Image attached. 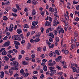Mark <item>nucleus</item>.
Returning a JSON list of instances; mask_svg holds the SVG:
<instances>
[{"label": "nucleus", "mask_w": 79, "mask_h": 79, "mask_svg": "<svg viewBox=\"0 0 79 79\" xmlns=\"http://www.w3.org/2000/svg\"><path fill=\"white\" fill-rule=\"evenodd\" d=\"M10 64L11 66H14V67H19V63L16 60L11 62L10 63Z\"/></svg>", "instance_id": "f257e3e1"}, {"label": "nucleus", "mask_w": 79, "mask_h": 79, "mask_svg": "<svg viewBox=\"0 0 79 79\" xmlns=\"http://www.w3.org/2000/svg\"><path fill=\"white\" fill-rule=\"evenodd\" d=\"M57 31H58L60 35H61V33H62V34L64 33V30H63V28L61 27V26H58L57 28Z\"/></svg>", "instance_id": "f03ea898"}, {"label": "nucleus", "mask_w": 79, "mask_h": 79, "mask_svg": "<svg viewBox=\"0 0 79 79\" xmlns=\"http://www.w3.org/2000/svg\"><path fill=\"white\" fill-rule=\"evenodd\" d=\"M10 44V41H7L2 45V47H5L7 46H9Z\"/></svg>", "instance_id": "7ed1b4c3"}, {"label": "nucleus", "mask_w": 79, "mask_h": 79, "mask_svg": "<svg viewBox=\"0 0 79 79\" xmlns=\"http://www.w3.org/2000/svg\"><path fill=\"white\" fill-rule=\"evenodd\" d=\"M49 55L51 57L53 56L54 57H56V54L55 52H53H53L51 51H50V53H49Z\"/></svg>", "instance_id": "20e7f679"}, {"label": "nucleus", "mask_w": 79, "mask_h": 79, "mask_svg": "<svg viewBox=\"0 0 79 79\" xmlns=\"http://www.w3.org/2000/svg\"><path fill=\"white\" fill-rule=\"evenodd\" d=\"M50 25H51V22L48 21L46 22L44 24L45 26H50Z\"/></svg>", "instance_id": "39448f33"}, {"label": "nucleus", "mask_w": 79, "mask_h": 79, "mask_svg": "<svg viewBox=\"0 0 79 79\" xmlns=\"http://www.w3.org/2000/svg\"><path fill=\"white\" fill-rule=\"evenodd\" d=\"M62 58V56H59L56 59V61L57 62H59V61H60L61 60V58Z\"/></svg>", "instance_id": "423d86ee"}, {"label": "nucleus", "mask_w": 79, "mask_h": 79, "mask_svg": "<svg viewBox=\"0 0 79 79\" xmlns=\"http://www.w3.org/2000/svg\"><path fill=\"white\" fill-rule=\"evenodd\" d=\"M49 11H51L52 14H53L54 12V9L52 8V7H50Z\"/></svg>", "instance_id": "0eeeda50"}, {"label": "nucleus", "mask_w": 79, "mask_h": 79, "mask_svg": "<svg viewBox=\"0 0 79 79\" xmlns=\"http://www.w3.org/2000/svg\"><path fill=\"white\" fill-rule=\"evenodd\" d=\"M17 32L18 34H21L22 33V30L21 29H18L17 30Z\"/></svg>", "instance_id": "6e6552de"}, {"label": "nucleus", "mask_w": 79, "mask_h": 79, "mask_svg": "<svg viewBox=\"0 0 79 79\" xmlns=\"http://www.w3.org/2000/svg\"><path fill=\"white\" fill-rule=\"evenodd\" d=\"M37 24H38V22L37 21L34 22H32V24L33 26H36Z\"/></svg>", "instance_id": "1a4fd4ad"}, {"label": "nucleus", "mask_w": 79, "mask_h": 79, "mask_svg": "<svg viewBox=\"0 0 79 79\" xmlns=\"http://www.w3.org/2000/svg\"><path fill=\"white\" fill-rule=\"evenodd\" d=\"M32 14L33 15H36V10H35V9H33L32 11Z\"/></svg>", "instance_id": "9d476101"}, {"label": "nucleus", "mask_w": 79, "mask_h": 79, "mask_svg": "<svg viewBox=\"0 0 79 79\" xmlns=\"http://www.w3.org/2000/svg\"><path fill=\"white\" fill-rule=\"evenodd\" d=\"M4 77V72H2L0 73V77L3 78Z\"/></svg>", "instance_id": "9b49d317"}, {"label": "nucleus", "mask_w": 79, "mask_h": 79, "mask_svg": "<svg viewBox=\"0 0 79 79\" xmlns=\"http://www.w3.org/2000/svg\"><path fill=\"white\" fill-rule=\"evenodd\" d=\"M23 76L25 77H27V76H29V73H26L23 74Z\"/></svg>", "instance_id": "f8f14e48"}, {"label": "nucleus", "mask_w": 79, "mask_h": 79, "mask_svg": "<svg viewBox=\"0 0 79 79\" xmlns=\"http://www.w3.org/2000/svg\"><path fill=\"white\" fill-rule=\"evenodd\" d=\"M14 44L15 45H20V43H19L17 41H15Z\"/></svg>", "instance_id": "ddd939ff"}, {"label": "nucleus", "mask_w": 79, "mask_h": 79, "mask_svg": "<svg viewBox=\"0 0 79 79\" xmlns=\"http://www.w3.org/2000/svg\"><path fill=\"white\" fill-rule=\"evenodd\" d=\"M32 3L33 5H37L38 3V2L37 1L35 2V0H32Z\"/></svg>", "instance_id": "4468645a"}, {"label": "nucleus", "mask_w": 79, "mask_h": 79, "mask_svg": "<svg viewBox=\"0 0 79 79\" xmlns=\"http://www.w3.org/2000/svg\"><path fill=\"white\" fill-rule=\"evenodd\" d=\"M18 36H17L16 35H14V40H17V39H18Z\"/></svg>", "instance_id": "2eb2a0df"}, {"label": "nucleus", "mask_w": 79, "mask_h": 79, "mask_svg": "<svg viewBox=\"0 0 79 79\" xmlns=\"http://www.w3.org/2000/svg\"><path fill=\"white\" fill-rule=\"evenodd\" d=\"M55 47V45L53 44H52L51 43V45H49V47L50 48H53Z\"/></svg>", "instance_id": "dca6fc26"}, {"label": "nucleus", "mask_w": 79, "mask_h": 79, "mask_svg": "<svg viewBox=\"0 0 79 79\" xmlns=\"http://www.w3.org/2000/svg\"><path fill=\"white\" fill-rule=\"evenodd\" d=\"M47 65H45L43 67V70L44 71H47Z\"/></svg>", "instance_id": "f3484780"}, {"label": "nucleus", "mask_w": 79, "mask_h": 79, "mask_svg": "<svg viewBox=\"0 0 79 79\" xmlns=\"http://www.w3.org/2000/svg\"><path fill=\"white\" fill-rule=\"evenodd\" d=\"M23 27L24 28H26V29H28L29 28V26L27 24H25L23 25Z\"/></svg>", "instance_id": "a211bd4d"}, {"label": "nucleus", "mask_w": 79, "mask_h": 79, "mask_svg": "<svg viewBox=\"0 0 79 79\" xmlns=\"http://www.w3.org/2000/svg\"><path fill=\"white\" fill-rule=\"evenodd\" d=\"M2 53L3 55H5L7 54V52H6V51L4 50L2 52Z\"/></svg>", "instance_id": "6ab92c4d"}, {"label": "nucleus", "mask_w": 79, "mask_h": 79, "mask_svg": "<svg viewBox=\"0 0 79 79\" xmlns=\"http://www.w3.org/2000/svg\"><path fill=\"white\" fill-rule=\"evenodd\" d=\"M64 53L65 55H68L69 53V51L66 49L64 50Z\"/></svg>", "instance_id": "aec40b11"}, {"label": "nucleus", "mask_w": 79, "mask_h": 79, "mask_svg": "<svg viewBox=\"0 0 79 79\" xmlns=\"http://www.w3.org/2000/svg\"><path fill=\"white\" fill-rule=\"evenodd\" d=\"M45 12L43 11L42 12H40V14L41 15V16H44L45 15Z\"/></svg>", "instance_id": "412c9836"}, {"label": "nucleus", "mask_w": 79, "mask_h": 79, "mask_svg": "<svg viewBox=\"0 0 79 79\" xmlns=\"http://www.w3.org/2000/svg\"><path fill=\"white\" fill-rule=\"evenodd\" d=\"M39 41H40V39L39 38L36 39L35 40H34V42L35 43L36 42H39Z\"/></svg>", "instance_id": "4be33fe9"}, {"label": "nucleus", "mask_w": 79, "mask_h": 79, "mask_svg": "<svg viewBox=\"0 0 79 79\" xmlns=\"http://www.w3.org/2000/svg\"><path fill=\"white\" fill-rule=\"evenodd\" d=\"M9 73H10V76L12 75L13 74V70L11 69H10L9 70Z\"/></svg>", "instance_id": "5701e85b"}, {"label": "nucleus", "mask_w": 79, "mask_h": 79, "mask_svg": "<svg viewBox=\"0 0 79 79\" xmlns=\"http://www.w3.org/2000/svg\"><path fill=\"white\" fill-rule=\"evenodd\" d=\"M53 25L54 26H57V22L55 21H54Z\"/></svg>", "instance_id": "b1692460"}, {"label": "nucleus", "mask_w": 79, "mask_h": 79, "mask_svg": "<svg viewBox=\"0 0 79 79\" xmlns=\"http://www.w3.org/2000/svg\"><path fill=\"white\" fill-rule=\"evenodd\" d=\"M22 63H23V64H24V65H26L27 64H28V63H27V62H26L25 61H22Z\"/></svg>", "instance_id": "393cba45"}, {"label": "nucleus", "mask_w": 79, "mask_h": 79, "mask_svg": "<svg viewBox=\"0 0 79 79\" xmlns=\"http://www.w3.org/2000/svg\"><path fill=\"white\" fill-rule=\"evenodd\" d=\"M37 50L38 51V52H42V49H41V48L39 47L37 48Z\"/></svg>", "instance_id": "a878e982"}, {"label": "nucleus", "mask_w": 79, "mask_h": 79, "mask_svg": "<svg viewBox=\"0 0 79 79\" xmlns=\"http://www.w3.org/2000/svg\"><path fill=\"white\" fill-rule=\"evenodd\" d=\"M50 73H52V74H55V73H56V70H51L50 71Z\"/></svg>", "instance_id": "bb28decb"}, {"label": "nucleus", "mask_w": 79, "mask_h": 79, "mask_svg": "<svg viewBox=\"0 0 79 79\" xmlns=\"http://www.w3.org/2000/svg\"><path fill=\"white\" fill-rule=\"evenodd\" d=\"M9 28L10 29H13V28H14V26H13V24H11L10 25V26Z\"/></svg>", "instance_id": "cd10ccee"}, {"label": "nucleus", "mask_w": 79, "mask_h": 79, "mask_svg": "<svg viewBox=\"0 0 79 79\" xmlns=\"http://www.w3.org/2000/svg\"><path fill=\"white\" fill-rule=\"evenodd\" d=\"M12 11L14 12V13H16L17 12V9L15 8H13L12 9Z\"/></svg>", "instance_id": "c85d7f7f"}, {"label": "nucleus", "mask_w": 79, "mask_h": 79, "mask_svg": "<svg viewBox=\"0 0 79 79\" xmlns=\"http://www.w3.org/2000/svg\"><path fill=\"white\" fill-rule=\"evenodd\" d=\"M65 27H66L67 28H68V27H69V25H68V22H65Z\"/></svg>", "instance_id": "c756f323"}, {"label": "nucleus", "mask_w": 79, "mask_h": 79, "mask_svg": "<svg viewBox=\"0 0 79 79\" xmlns=\"http://www.w3.org/2000/svg\"><path fill=\"white\" fill-rule=\"evenodd\" d=\"M4 60L6 61H8V60H9V58L6 56H5L4 57Z\"/></svg>", "instance_id": "7c9ffc66"}, {"label": "nucleus", "mask_w": 79, "mask_h": 79, "mask_svg": "<svg viewBox=\"0 0 79 79\" xmlns=\"http://www.w3.org/2000/svg\"><path fill=\"white\" fill-rule=\"evenodd\" d=\"M56 67L57 69H58V70H61V68L59 66L56 65Z\"/></svg>", "instance_id": "2f4dec72"}, {"label": "nucleus", "mask_w": 79, "mask_h": 79, "mask_svg": "<svg viewBox=\"0 0 79 79\" xmlns=\"http://www.w3.org/2000/svg\"><path fill=\"white\" fill-rule=\"evenodd\" d=\"M13 50H10L8 51L7 53H9V54H11V53H13Z\"/></svg>", "instance_id": "473e14b6"}, {"label": "nucleus", "mask_w": 79, "mask_h": 79, "mask_svg": "<svg viewBox=\"0 0 79 79\" xmlns=\"http://www.w3.org/2000/svg\"><path fill=\"white\" fill-rule=\"evenodd\" d=\"M54 35H57L58 34V32L56 30H54Z\"/></svg>", "instance_id": "72a5a7b5"}, {"label": "nucleus", "mask_w": 79, "mask_h": 79, "mask_svg": "<svg viewBox=\"0 0 79 79\" xmlns=\"http://www.w3.org/2000/svg\"><path fill=\"white\" fill-rule=\"evenodd\" d=\"M55 40H56V42H59L60 41V39L58 37H56V38L55 39Z\"/></svg>", "instance_id": "f704fd0d"}, {"label": "nucleus", "mask_w": 79, "mask_h": 79, "mask_svg": "<svg viewBox=\"0 0 79 79\" xmlns=\"http://www.w3.org/2000/svg\"><path fill=\"white\" fill-rule=\"evenodd\" d=\"M20 73H21V74H24V70H23V69H22L20 71Z\"/></svg>", "instance_id": "c9c22d12"}, {"label": "nucleus", "mask_w": 79, "mask_h": 79, "mask_svg": "<svg viewBox=\"0 0 79 79\" xmlns=\"http://www.w3.org/2000/svg\"><path fill=\"white\" fill-rule=\"evenodd\" d=\"M3 20H8V17L6 16H4L3 17Z\"/></svg>", "instance_id": "e433bc0d"}, {"label": "nucleus", "mask_w": 79, "mask_h": 79, "mask_svg": "<svg viewBox=\"0 0 79 79\" xmlns=\"http://www.w3.org/2000/svg\"><path fill=\"white\" fill-rule=\"evenodd\" d=\"M49 41L50 42H51V43H52V42H53V39L52 38V37H50V38L49 39Z\"/></svg>", "instance_id": "4c0bfd02"}, {"label": "nucleus", "mask_w": 79, "mask_h": 79, "mask_svg": "<svg viewBox=\"0 0 79 79\" xmlns=\"http://www.w3.org/2000/svg\"><path fill=\"white\" fill-rule=\"evenodd\" d=\"M49 30V31H53V28H52V27H50V28H48Z\"/></svg>", "instance_id": "58836bf2"}, {"label": "nucleus", "mask_w": 79, "mask_h": 79, "mask_svg": "<svg viewBox=\"0 0 79 79\" xmlns=\"http://www.w3.org/2000/svg\"><path fill=\"white\" fill-rule=\"evenodd\" d=\"M73 71V72H76L77 70H76V68L75 67H73L72 68Z\"/></svg>", "instance_id": "ea45409f"}, {"label": "nucleus", "mask_w": 79, "mask_h": 79, "mask_svg": "<svg viewBox=\"0 0 79 79\" xmlns=\"http://www.w3.org/2000/svg\"><path fill=\"white\" fill-rule=\"evenodd\" d=\"M55 52L56 53V54H57V55H60V53H59V52L58 51L56 50Z\"/></svg>", "instance_id": "a19ab883"}, {"label": "nucleus", "mask_w": 79, "mask_h": 79, "mask_svg": "<svg viewBox=\"0 0 79 79\" xmlns=\"http://www.w3.org/2000/svg\"><path fill=\"white\" fill-rule=\"evenodd\" d=\"M23 77L21 76V77H16V79H23Z\"/></svg>", "instance_id": "79ce46f5"}, {"label": "nucleus", "mask_w": 79, "mask_h": 79, "mask_svg": "<svg viewBox=\"0 0 79 79\" xmlns=\"http://www.w3.org/2000/svg\"><path fill=\"white\" fill-rule=\"evenodd\" d=\"M23 55H24V53H25V52L24 50H22L20 52Z\"/></svg>", "instance_id": "37998d69"}, {"label": "nucleus", "mask_w": 79, "mask_h": 79, "mask_svg": "<svg viewBox=\"0 0 79 79\" xmlns=\"http://www.w3.org/2000/svg\"><path fill=\"white\" fill-rule=\"evenodd\" d=\"M73 40H74V44H76V42L77 41V39H76V37H75L74 38Z\"/></svg>", "instance_id": "c03bdc74"}, {"label": "nucleus", "mask_w": 79, "mask_h": 79, "mask_svg": "<svg viewBox=\"0 0 79 79\" xmlns=\"http://www.w3.org/2000/svg\"><path fill=\"white\" fill-rule=\"evenodd\" d=\"M7 56L9 58H12V56H11V55L10 54H8L7 55Z\"/></svg>", "instance_id": "a18cd8bd"}, {"label": "nucleus", "mask_w": 79, "mask_h": 79, "mask_svg": "<svg viewBox=\"0 0 79 79\" xmlns=\"http://www.w3.org/2000/svg\"><path fill=\"white\" fill-rule=\"evenodd\" d=\"M10 3H11V2L8 1H7L6 2H5V4L6 5H9V4H10Z\"/></svg>", "instance_id": "49530a36"}, {"label": "nucleus", "mask_w": 79, "mask_h": 79, "mask_svg": "<svg viewBox=\"0 0 79 79\" xmlns=\"http://www.w3.org/2000/svg\"><path fill=\"white\" fill-rule=\"evenodd\" d=\"M55 68V67H49V69H50V70H52V69H53Z\"/></svg>", "instance_id": "de8ad7c7"}, {"label": "nucleus", "mask_w": 79, "mask_h": 79, "mask_svg": "<svg viewBox=\"0 0 79 79\" xmlns=\"http://www.w3.org/2000/svg\"><path fill=\"white\" fill-rule=\"evenodd\" d=\"M18 76H19V75L18 73H16L14 75V77H18Z\"/></svg>", "instance_id": "09e8293b"}, {"label": "nucleus", "mask_w": 79, "mask_h": 79, "mask_svg": "<svg viewBox=\"0 0 79 79\" xmlns=\"http://www.w3.org/2000/svg\"><path fill=\"white\" fill-rule=\"evenodd\" d=\"M8 37L6 36L5 37H4L3 40H7V39H8Z\"/></svg>", "instance_id": "8fccbe9b"}, {"label": "nucleus", "mask_w": 79, "mask_h": 79, "mask_svg": "<svg viewBox=\"0 0 79 79\" xmlns=\"http://www.w3.org/2000/svg\"><path fill=\"white\" fill-rule=\"evenodd\" d=\"M40 30L42 33H43V32H44V28L41 27L40 28Z\"/></svg>", "instance_id": "3c124183"}, {"label": "nucleus", "mask_w": 79, "mask_h": 79, "mask_svg": "<svg viewBox=\"0 0 79 79\" xmlns=\"http://www.w3.org/2000/svg\"><path fill=\"white\" fill-rule=\"evenodd\" d=\"M35 37H38L39 38L40 37V34L39 33H38L35 36Z\"/></svg>", "instance_id": "603ef678"}, {"label": "nucleus", "mask_w": 79, "mask_h": 79, "mask_svg": "<svg viewBox=\"0 0 79 79\" xmlns=\"http://www.w3.org/2000/svg\"><path fill=\"white\" fill-rule=\"evenodd\" d=\"M21 38L19 37V36H18L17 40H18V41H21Z\"/></svg>", "instance_id": "864d4df0"}, {"label": "nucleus", "mask_w": 79, "mask_h": 79, "mask_svg": "<svg viewBox=\"0 0 79 79\" xmlns=\"http://www.w3.org/2000/svg\"><path fill=\"white\" fill-rule=\"evenodd\" d=\"M76 8L77 10H79V5H78L77 6H76Z\"/></svg>", "instance_id": "5fc2aeb1"}, {"label": "nucleus", "mask_w": 79, "mask_h": 79, "mask_svg": "<svg viewBox=\"0 0 79 79\" xmlns=\"http://www.w3.org/2000/svg\"><path fill=\"white\" fill-rule=\"evenodd\" d=\"M8 68V65L4 67V69H7Z\"/></svg>", "instance_id": "6e6d98bb"}, {"label": "nucleus", "mask_w": 79, "mask_h": 79, "mask_svg": "<svg viewBox=\"0 0 79 79\" xmlns=\"http://www.w3.org/2000/svg\"><path fill=\"white\" fill-rule=\"evenodd\" d=\"M40 77L41 79H44V75L43 74H42L41 76H40Z\"/></svg>", "instance_id": "4d7b16f0"}, {"label": "nucleus", "mask_w": 79, "mask_h": 79, "mask_svg": "<svg viewBox=\"0 0 79 79\" xmlns=\"http://www.w3.org/2000/svg\"><path fill=\"white\" fill-rule=\"evenodd\" d=\"M48 19L51 22L52 21V19L50 17H48Z\"/></svg>", "instance_id": "13d9d810"}, {"label": "nucleus", "mask_w": 79, "mask_h": 79, "mask_svg": "<svg viewBox=\"0 0 79 79\" xmlns=\"http://www.w3.org/2000/svg\"><path fill=\"white\" fill-rule=\"evenodd\" d=\"M48 65L49 66H53L54 64H53V63H49L48 64Z\"/></svg>", "instance_id": "bf43d9fd"}, {"label": "nucleus", "mask_w": 79, "mask_h": 79, "mask_svg": "<svg viewBox=\"0 0 79 79\" xmlns=\"http://www.w3.org/2000/svg\"><path fill=\"white\" fill-rule=\"evenodd\" d=\"M21 58H22V55H19V60H21Z\"/></svg>", "instance_id": "052dcab7"}, {"label": "nucleus", "mask_w": 79, "mask_h": 79, "mask_svg": "<svg viewBox=\"0 0 79 79\" xmlns=\"http://www.w3.org/2000/svg\"><path fill=\"white\" fill-rule=\"evenodd\" d=\"M47 60L45 59H43L42 60V62H44V63H46V62H47Z\"/></svg>", "instance_id": "680f3d73"}, {"label": "nucleus", "mask_w": 79, "mask_h": 79, "mask_svg": "<svg viewBox=\"0 0 79 79\" xmlns=\"http://www.w3.org/2000/svg\"><path fill=\"white\" fill-rule=\"evenodd\" d=\"M71 48H70L71 50H72V49H73V48H74V47H73V44H72L71 46Z\"/></svg>", "instance_id": "e2e57ef3"}, {"label": "nucleus", "mask_w": 79, "mask_h": 79, "mask_svg": "<svg viewBox=\"0 0 79 79\" xmlns=\"http://www.w3.org/2000/svg\"><path fill=\"white\" fill-rule=\"evenodd\" d=\"M25 60H26L27 61H29L30 60V59L28 57H26L25 58Z\"/></svg>", "instance_id": "0e129e2a"}, {"label": "nucleus", "mask_w": 79, "mask_h": 79, "mask_svg": "<svg viewBox=\"0 0 79 79\" xmlns=\"http://www.w3.org/2000/svg\"><path fill=\"white\" fill-rule=\"evenodd\" d=\"M57 12H54V16H56V17H57Z\"/></svg>", "instance_id": "69168bd1"}, {"label": "nucleus", "mask_w": 79, "mask_h": 79, "mask_svg": "<svg viewBox=\"0 0 79 79\" xmlns=\"http://www.w3.org/2000/svg\"><path fill=\"white\" fill-rule=\"evenodd\" d=\"M12 16L16 17V16H17V14H16L12 13Z\"/></svg>", "instance_id": "338daca9"}, {"label": "nucleus", "mask_w": 79, "mask_h": 79, "mask_svg": "<svg viewBox=\"0 0 79 79\" xmlns=\"http://www.w3.org/2000/svg\"><path fill=\"white\" fill-rule=\"evenodd\" d=\"M79 45V42H77L76 43V46L77 47Z\"/></svg>", "instance_id": "774afa93"}]
</instances>
